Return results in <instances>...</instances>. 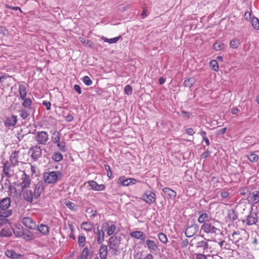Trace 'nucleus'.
I'll list each match as a JSON object with an SVG mask.
<instances>
[{"instance_id":"1","label":"nucleus","mask_w":259,"mask_h":259,"mask_svg":"<svg viewBox=\"0 0 259 259\" xmlns=\"http://www.w3.org/2000/svg\"><path fill=\"white\" fill-rule=\"evenodd\" d=\"M121 237L118 235H113L111 236L108 242L109 248V251L112 255H117L120 253V245L121 244Z\"/></svg>"},{"instance_id":"2","label":"nucleus","mask_w":259,"mask_h":259,"mask_svg":"<svg viewBox=\"0 0 259 259\" xmlns=\"http://www.w3.org/2000/svg\"><path fill=\"white\" fill-rule=\"evenodd\" d=\"M62 177V173L60 171H48L44 174L43 180L45 184H54L61 180Z\"/></svg>"},{"instance_id":"3","label":"nucleus","mask_w":259,"mask_h":259,"mask_svg":"<svg viewBox=\"0 0 259 259\" xmlns=\"http://www.w3.org/2000/svg\"><path fill=\"white\" fill-rule=\"evenodd\" d=\"M28 154L33 161H36L41 157L42 149L38 145L32 146L29 149Z\"/></svg>"},{"instance_id":"4","label":"nucleus","mask_w":259,"mask_h":259,"mask_svg":"<svg viewBox=\"0 0 259 259\" xmlns=\"http://www.w3.org/2000/svg\"><path fill=\"white\" fill-rule=\"evenodd\" d=\"M34 140L38 145H46L49 140V134L45 131L37 132L34 137Z\"/></svg>"},{"instance_id":"5","label":"nucleus","mask_w":259,"mask_h":259,"mask_svg":"<svg viewBox=\"0 0 259 259\" xmlns=\"http://www.w3.org/2000/svg\"><path fill=\"white\" fill-rule=\"evenodd\" d=\"M199 229V226L193 221L191 224H187L185 234L186 237L190 238L194 236Z\"/></svg>"},{"instance_id":"6","label":"nucleus","mask_w":259,"mask_h":259,"mask_svg":"<svg viewBox=\"0 0 259 259\" xmlns=\"http://www.w3.org/2000/svg\"><path fill=\"white\" fill-rule=\"evenodd\" d=\"M12 214V210H7L6 211H2L0 210V226L11 225V222L7 218L11 216Z\"/></svg>"},{"instance_id":"7","label":"nucleus","mask_w":259,"mask_h":259,"mask_svg":"<svg viewBox=\"0 0 259 259\" xmlns=\"http://www.w3.org/2000/svg\"><path fill=\"white\" fill-rule=\"evenodd\" d=\"M22 224L27 228L31 230H36V224L32 218L24 217L21 221Z\"/></svg>"},{"instance_id":"8","label":"nucleus","mask_w":259,"mask_h":259,"mask_svg":"<svg viewBox=\"0 0 259 259\" xmlns=\"http://www.w3.org/2000/svg\"><path fill=\"white\" fill-rule=\"evenodd\" d=\"M142 199L147 203L151 204L155 201L156 194L151 191H146L142 196Z\"/></svg>"},{"instance_id":"9","label":"nucleus","mask_w":259,"mask_h":259,"mask_svg":"<svg viewBox=\"0 0 259 259\" xmlns=\"http://www.w3.org/2000/svg\"><path fill=\"white\" fill-rule=\"evenodd\" d=\"M204 232L209 234H215L217 231H219V229H217L210 222H207L204 223L201 228Z\"/></svg>"},{"instance_id":"10","label":"nucleus","mask_w":259,"mask_h":259,"mask_svg":"<svg viewBox=\"0 0 259 259\" xmlns=\"http://www.w3.org/2000/svg\"><path fill=\"white\" fill-rule=\"evenodd\" d=\"M45 187V183L42 181H39L35 185L34 190L33 192V197L35 199H37L41 193L44 190Z\"/></svg>"},{"instance_id":"11","label":"nucleus","mask_w":259,"mask_h":259,"mask_svg":"<svg viewBox=\"0 0 259 259\" xmlns=\"http://www.w3.org/2000/svg\"><path fill=\"white\" fill-rule=\"evenodd\" d=\"M20 153L19 151H15L11 154L10 157V161L13 166L18 165L19 162H22L21 159L19 158Z\"/></svg>"},{"instance_id":"12","label":"nucleus","mask_w":259,"mask_h":259,"mask_svg":"<svg viewBox=\"0 0 259 259\" xmlns=\"http://www.w3.org/2000/svg\"><path fill=\"white\" fill-rule=\"evenodd\" d=\"M108 253V246L105 244H102L99 249L100 257L96 255L94 259H107Z\"/></svg>"},{"instance_id":"13","label":"nucleus","mask_w":259,"mask_h":259,"mask_svg":"<svg viewBox=\"0 0 259 259\" xmlns=\"http://www.w3.org/2000/svg\"><path fill=\"white\" fill-rule=\"evenodd\" d=\"M12 235V227L11 225L6 226L0 231V237H10Z\"/></svg>"},{"instance_id":"14","label":"nucleus","mask_w":259,"mask_h":259,"mask_svg":"<svg viewBox=\"0 0 259 259\" xmlns=\"http://www.w3.org/2000/svg\"><path fill=\"white\" fill-rule=\"evenodd\" d=\"M258 221L257 213L256 212H250L246 219V223L247 225H252L255 224Z\"/></svg>"},{"instance_id":"15","label":"nucleus","mask_w":259,"mask_h":259,"mask_svg":"<svg viewBox=\"0 0 259 259\" xmlns=\"http://www.w3.org/2000/svg\"><path fill=\"white\" fill-rule=\"evenodd\" d=\"M11 204V200L9 197H6L0 201V209L2 211H6Z\"/></svg>"},{"instance_id":"16","label":"nucleus","mask_w":259,"mask_h":259,"mask_svg":"<svg viewBox=\"0 0 259 259\" xmlns=\"http://www.w3.org/2000/svg\"><path fill=\"white\" fill-rule=\"evenodd\" d=\"M21 180L22 182L20 183V186L22 189L29 187L31 180L28 175H27L25 173H24L22 176Z\"/></svg>"},{"instance_id":"17","label":"nucleus","mask_w":259,"mask_h":259,"mask_svg":"<svg viewBox=\"0 0 259 259\" xmlns=\"http://www.w3.org/2000/svg\"><path fill=\"white\" fill-rule=\"evenodd\" d=\"M17 121V116L12 115L10 117H7L4 123L7 127L14 126Z\"/></svg>"},{"instance_id":"18","label":"nucleus","mask_w":259,"mask_h":259,"mask_svg":"<svg viewBox=\"0 0 259 259\" xmlns=\"http://www.w3.org/2000/svg\"><path fill=\"white\" fill-rule=\"evenodd\" d=\"M97 234V241L98 244H103L102 243L104 241L105 238V232L103 229H99V227H97V232H95Z\"/></svg>"},{"instance_id":"19","label":"nucleus","mask_w":259,"mask_h":259,"mask_svg":"<svg viewBox=\"0 0 259 259\" xmlns=\"http://www.w3.org/2000/svg\"><path fill=\"white\" fill-rule=\"evenodd\" d=\"M130 236L137 239H140L143 241H144L146 239L145 234L142 231H136L130 233Z\"/></svg>"},{"instance_id":"20","label":"nucleus","mask_w":259,"mask_h":259,"mask_svg":"<svg viewBox=\"0 0 259 259\" xmlns=\"http://www.w3.org/2000/svg\"><path fill=\"white\" fill-rule=\"evenodd\" d=\"M250 199L249 201L253 204H256L259 202V191H254L249 193Z\"/></svg>"},{"instance_id":"21","label":"nucleus","mask_w":259,"mask_h":259,"mask_svg":"<svg viewBox=\"0 0 259 259\" xmlns=\"http://www.w3.org/2000/svg\"><path fill=\"white\" fill-rule=\"evenodd\" d=\"M31 230L24 229V234L23 238L26 241H30L35 238L34 233L31 231Z\"/></svg>"},{"instance_id":"22","label":"nucleus","mask_w":259,"mask_h":259,"mask_svg":"<svg viewBox=\"0 0 259 259\" xmlns=\"http://www.w3.org/2000/svg\"><path fill=\"white\" fill-rule=\"evenodd\" d=\"M89 186L95 191H102L105 189V187L104 185H99L97 182L91 181L89 182Z\"/></svg>"},{"instance_id":"23","label":"nucleus","mask_w":259,"mask_h":259,"mask_svg":"<svg viewBox=\"0 0 259 259\" xmlns=\"http://www.w3.org/2000/svg\"><path fill=\"white\" fill-rule=\"evenodd\" d=\"M107 228L106 230L108 236H111L114 232L116 226L114 224H112L110 225L108 223H105L102 225V228Z\"/></svg>"},{"instance_id":"24","label":"nucleus","mask_w":259,"mask_h":259,"mask_svg":"<svg viewBox=\"0 0 259 259\" xmlns=\"http://www.w3.org/2000/svg\"><path fill=\"white\" fill-rule=\"evenodd\" d=\"M23 102L22 104V106L24 107V108L28 109L29 110H32L33 113L35 112V109L34 108L31 107L32 105V101L31 99L29 98L25 97L24 99H22Z\"/></svg>"},{"instance_id":"25","label":"nucleus","mask_w":259,"mask_h":259,"mask_svg":"<svg viewBox=\"0 0 259 259\" xmlns=\"http://www.w3.org/2000/svg\"><path fill=\"white\" fill-rule=\"evenodd\" d=\"M23 198L27 202L31 203L33 201V192L30 190H26L23 193Z\"/></svg>"},{"instance_id":"26","label":"nucleus","mask_w":259,"mask_h":259,"mask_svg":"<svg viewBox=\"0 0 259 259\" xmlns=\"http://www.w3.org/2000/svg\"><path fill=\"white\" fill-rule=\"evenodd\" d=\"M5 255L11 259L19 258L22 255L17 253L14 250L12 249H8L5 251Z\"/></svg>"},{"instance_id":"27","label":"nucleus","mask_w":259,"mask_h":259,"mask_svg":"<svg viewBox=\"0 0 259 259\" xmlns=\"http://www.w3.org/2000/svg\"><path fill=\"white\" fill-rule=\"evenodd\" d=\"M162 191L165 195L171 199H174L176 197V192L168 188H164Z\"/></svg>"},{"instance_id":"28","label":"nucleus","mask_w":259,"mask_h":259,"mask_svg":"<svg viewBox=\"0 0 259 259\" xmlns=\"http://www.w3.org/2000/svg\"><path fill=\"white\" fill-rule=\"evenodd\" d=\"M31 111L32 110H29L28 109L23 108L20 109L18 112L21 118L23 120H25L30 115Z\"/></svg>"},{"instance_id":"29","label":"nucleus","mask_w":259,"mask_h":259,"mask_svg":"<svg viewBox=\"0 0 259 259\" xmlns=\"http://www.w3.org/2000/svg\"><path fill=\"white\" fill-rule=\"evenodd\" d=\"M12 231L14 234L17 237H23L24 234V228L20 225L16 226L15 229L12 228Z\"/></svg>"},{"instance_id":"30","label":"nucleus","mask_w":259,"mask_h":259,"mask_svg":"<svg viewBox=\"0 0 259 259\" xmlns=\"http://www.w3.org/2000/svg\"><path fill=\"white\" fill-rule=\"evenodd\" d=\"M18 91L21 99H24L27 95L26 88L24 84H20L19 85Z\"/></svg>"},{"instance_id":"31","label":"nucleus","mask_w":259,"mask_h":259,"mask_svg":"<svg viewBox=\"0 0 259 259\" xmlns=\"http://www.w3.org/2000/svg\"><path fill=\"white\" fill-rule=\"evenodd\" d=\"M199 213L200 214L199 217L198 218V222L199 223H206L207 222H209L208 221V215L207 213H206L205 212L202 211V213L201 212H199Z\"/></svg>"},{"instance_id":"32","label":"nucleus","mask_w":259,"mask_h":259,"mask_svg":"<svg viewBox=\"0 0 259 259\" xmlns=\"http://www.w3.org/2000/svg\"><path fill=\"white\" fill-rule=\"evenodd\" d=\"M196 82V79L195 77H189L185 80L183 82V85L185 87L191 88Z\"/></svg>"},{"instance_id":"33","label":"nucleus","mask_w":259,"mask_h":259,"mask_svg":"<svg viewBox=\"0 0 259 259\" xmlns=\"http://www.w3.org/2000/svg\"><path fill=\"white\" fill-rule=\"evenodd\" d=\"M36 230L44 235H47L49 232V228L48 226L42 224L37 227L36 226Z\"/></svg>"},{"instance_id":"34","label":"nucleus","mask_w":259,"mask_h":259,"mask_svg":"<svg viewBox=\"0 0 259 259\" xmlns=\"http://www.w3.org/2000/svg\"><path fill=\"white\" fill-rule=\"evenodd\" d=\"M226 45L221 40H217L213 45V49L216 51L225 49Z\"/></svg>"},{"instance_id":"35","label":"nucleus","mask_w":259,"mask_h":259,"mask_svg":"<svg viewBox=\"0 0 259 259\" xmlns=\"http://www.w3.org/2000/svg\"><path fill=\"white\" fill-rule=\"evenodd\" d=\"M130 178H126L124 176H121L118 179L117 183L121 184L123 186H130Z\"/></svg>"},{"instance_id":"36","label":"nucleus","mask_w":259,"mask_h":259,"mask_svg":"<svg viewBox=\"0 0 259 259\" xmlns=\"http://www.w3.org/2000/svg\"><path fill=\"white\" fill-rule=\"evenodd\" d=\"M146 242L149 249L153 251H156L157 250V246L154 241L148 239L146 240Z\"/></svg>"},{"instance_id":"37","label":"nucleus","mask_w":259,"mask_h":259,"mask_svg":"<svg viewBox=\"0 0 259 259\" xmlns=\"http://www.w3.org/2000/svg\"><path fill=\"white\" fill-rule=\"evenodd\" d=\"M247 157L251 162H256L258 160V155L253 152H250L247 155Z\"/></svg>"},{"instance_id":"38","label":"nucleus","mask_w":259,"mask_h":259,"mask_svg":"<svg viewBox=\"0 0 259 259\" xmlns=\"http://www.w3.org/2000/svg\"><path fill=\"white\" fill-rule=\"evenodd\" d=\"M228 217L229 218L230 220L232 222H234L238 218V215L236 212H235V210L233 209H231L229 211L228 213Z\"/></svg>"},{"instance_id":"39","label":"nucleus","mask_w":259,"mask_h":259,"mask_svg":"<svg viewBox=\"0 0 259 259\" xmlns=\"http://www.w3.org/2000/svg\"><path fill=\"white\" fill-rule=\"evenodd\" d=\"M81 229L87 231H91L92 230V225L89 222H83L80 225Z\"/></svg>"},{"instance_id":"40","label":"nucleus","mask_w":259,"mask_h":259,"mask_svg":"<svg viewBox=\"0 0 259 259\" xmlns=\"http://www.w3.org/2000/svg\"><path fill=\"white\" fill-rule=\"evenodd\" d=\"M63 157L62 154L59 152H55L52 155V159L56 162L61 161Z\"/></svg>"},{"instance_id":"41","label":"nucleus","mask_w":259,"mask_h":259,"mask_svg":"<svg viewBox=\"0 0 259 259\" xmlns=\"http://www.w3.org/2000/svg\"><path fill=\"white\" fill-rule=\"evenodd\" d=\"M240 44V41L237 38L232 39L230 42V47L232 49H237Z\"/></svg>"},{"instance_id":"42","label":"nucleus","mask_w":259,"mask_h":259,"mask_svg":"<svg viewBox=\"0 0 259 259\" xmlns=\"http://www.w3.org/2000/svg\"><path fill=\"white\" fill-rule=\"evenodd\" d=\"M90 255L89 249L88 247H85L83 248L80 257V259H88L89 255Z\"/></svg>"},{"instance_id":"43","label":"nucleus","mask_w":259,"mask_h":259,"mask_svg":"<svg viewBox=\"0 0 259 259\" xmlns=\"http://www.w3.org/2000/svg\"><path fill=\"white\" fill-rule=\"evenodd\" d=\"M66 206L74 211H76L78 209V206L77 205L75 204L73 202L68 201L66 203Z\"/></svg>"},{"instance_id":"44","label":"nucleus","mask_w":259,"mask_h":259,"mask_svg":"<svg viewBox=\"0 0 259 259\" xmlns=\"http://www.w3.org/2000/svg\"><path fill=\"white\" fill-rule=\"evenodd\" d=\"M209 66L211 68L215 71H218L219 69L218 63L215 60H212L210 61Z\"/></svg>"},{"instance_id":"45","label":"nucleus","mask_w":259,"mask_h":259,"mask_svg":"<svg viewBox=\"0 0 259 259\" xmlns=\"http://www.w3.org/2000/svg\"><path fill=\"white\" fill-rule=\"evenodd\" d=\"M197 247L203 248V250H206L208 248V244L205 241L202 240L197 243Z\"/></svg>"},{"instance_id":"46","label":"nucleus","mask_w":259,"mask_h":259,"mask_svg":"<svg viewBox=\"0 0 259 259\" xmlns=\"http://www.w3.org/2000/svg\"><path fill=\"white\" fill-rule=\"evenodd\" d=\"M86 238L82 234H80L78 237V243L80 247H83L85 245Z\"/></svg>"},{"instance_id":"47","label":"nucleus","mask_w":259,"mask_h":259,"mask_svg":"<svg viewBox=\"0 0 259 259\" xmlns=\"http://www.w3.org/2000/svg\"><path fill=\"white\" fill-rule=\"evenodd\" d=\"M9 164V162L8 161H6L3 166V172L6 176L10 177V175L9 173L10 166Z\"/></svg>"},{"instance_id":"48","label":"nucleus","mask_w":259,"mask_h":259,"mask_svg":"<svg viewBox=\"0 0 259 259\" xmlns=\"http://www.w3.org/2000/svg\"><path fill=\"white\" fill-rule=\"evenodd\" d=\"M121 37L120 36H119L118 37H115L112 38L108 39L106 37H103V40L104 42H107L109 44H114L117 42V41L119 39V38Z\"/></svg>"},{"instance_id":"49","label":"nucleus","mask_w":259,"mask_h":259,"mask_svg":"<svg viewBox=\"0 0 259 259\" xmlns=\"http://www.w3.org/2000/svg\"><path fill=\"white\" fill-rule=\"evenodd\" d=\"M158 239L163 243L166 244L167 242V238L165 234L163 233H159L158 234Z\"/></svg>"},{"instance_id":"50","label":"nucleus","mask_w":259,"mask_h":259,"mask_svg":"<svg viewBox=\"0 0 259 259\" xmlns=\"http://www.w3.org/2000/svg\"><path fill=\"white\" fill-rule=\"evenodd\" d=\"M252 25L254 29L259 30V20L256 17H253L251 20Z\"/></svg>"},{"instance_id":"51","label":"nucleus","mask_w":259,"mask_h":259,"mask_svg":"<svg viewBox=\"0 0 259 259\" xmlns=\"http://www.w3.org/2000/svg\"><path fill=\"white\" fill-rule=\"evenodd\" d=\"M57 145L60 150H61L62 152L66 151L67 148L66 146V143L64 141L58 143Z\"/></svg>"},{"instance_id":"52","label":"nucleus","mask_w":259,"mask_h":259,"mask_svg":"<svg viewBox=\"0 0 259 259\" xmlns=\"http://www.w3.org/2000/svg\"><path fill=\"white\" fill-rule=\"evenodd\" d=\"M83 82L86 85H90L92 84L93 81L88 76H85L82 78Z\"/></svg>"},{"instance_id":"53","label":"nucleus","mask_w":259,"mask_h":259,"mask_svg":"<svg viewBox=\"0 0 259 259\" xmlns=\"http://www.w3.org/2000/svg\"><path fill=\"white\" fill-rule=\"evenodd\" d=\"M124 91L127 95H131L132 94L133 90L132 87L130 84L125 85L124 87Z\"/></svg>"},{"instance_id":"54","label":"nucleus","mask_w":259,"mask_h":259,"mask_svg":"<svg viewBox=\"0 0 259 259\" xmlns=\"http://www.w3.org/2000/svg\"><path fill=\"white\" fill-rule=\"evenodd\" d=\"M255 249H259V236L254 237L252 242Z\"/></svg>"},{"instance_id":"55","label":"nucleus","mask_w":259,"mask_h":259,"mask_svg":"<svg viewBox=\"0 0 259 259\" xmlns=\"http://www.w3.org/2000/svg\"><path fill=\"white\" fill-rule=\"evenodd\" d=\"M54 137H52V141L54 143H56L57 144L60 142V137L59 133L56 134H54Z\"/></svg>"},{"instance_id":"56","label":"nucleus","mask_w":259,"mask_h":259,"mask_svg":"<svg viewBox=\"0 0 259 259\" xmlns=\"http://www.w3.org/2000/svg\"><path fill=\"white\" fill-rule=\"evenodd\" d=\"M185 133L189 135L192 136L194 134L195 132L192 128H187L185 130Z\"/></svg>"},{"instance_id":"57","label":"nucleus","mask_w":259,"mask_h":259,"mask_svg":"<svg viewBox=\"0 0 259 259\" xmlns=\"http://www.w3.org/2000/svg\"><path fill=\"white\" fill-rule=\"evenodd\" d=\"M5 7L6 8L10 9L14 11L19 10L22 12L21 9L18 7H11L8 4L6 5Z\"/></svg>"},{"instance_id":"58","label":"nucleus","mask_w":259,"mask_h":259,"mask_svg":"<svg viewBox=\"0 0 259 259\" xmlns=\"http://www.w3.org/2000/svg\"><path fill=\"white\" fill-rule=\"evenodd\" d=\"M181 113L184 117H187V118H189L191 115V113L190 112L186 111L185 110H182Z\"/></svg>"},{"instance_id":"59","label":"nucleus","mask_w":259,"mask_h":259,"mask_svg":"<svg viewBox=\"0 0 259 259\" xmlns=\"http://www.w3.org/2000/svg\"><path fill=\"white\" fill-rule=\"evenodd\" d=\"M42 104L43 105L46 107V109L47 110H49L51 109V104L50 102L44 101L42 102Z\"/></svg>"},{"instance_id":"60","label":"nucleus","mask_w":259,"mask_h":259,"mask_svg":"<svg viewBox=\"0 0 259 259\" xmlns=\"http://www.w3.org/2000/svg\"><path fill=\"white\" fill-rule=\"evenodd\" d=\"M188 244H189V241H188V240L187 239H184L181 243V247H183V248L187 247Z\"/></svg>"},{"instance_id":"61","label":"nucleus","mask_w":259,"mask_h":259,"mask_svg":"<svg viewBox=\"0 0 259 259\" xmlns=\"http://www.w3.org/2000/svg\"><path fill=\"white\" fill-rule=\"evenodd\" d=\"M73 89L75 91H76L78 94H81V90L80 86L78 84H75L73 87Z\"/></svg>"},{"instance_id":"62","label":"nucleus","mask_w":259,"mask_h":259,"mask_svg":"<svg viewBox=\"0 0 259 259\" xmlns=\"http://www.w3.org/2000/svg\"><path fill=\"white\" fill-rule=\"evenodd\" d=\"M65 118L66 121H67L68 122H70L73 120L74 117L72 115L68 114V115L65 116Z\"/></svg>"},{"instance_id":"63","label":"nucleus","mask_w":259,"mask_h":259,"mask_svg":"<svg viewBox=\"0 0 259 259\" xmlns=\"http://www.w3.org/2000/svg\"><path fill=\"white\" fill-rule=\"evenodd\" d=\"M196 259H207V257L205 255L199 253L196 255Z\"/></svg>"},{"instance_id":"64","label":"nucleus","mask_w":259,"mask_h":259,"mask_svg":"<svg viewBox=\"0 0 259 259\" xmlns=\"http://www.w3.org/2000/svg\"><path fill=\"white\" fill-rule=\"evenodd\" d=\"M221 195L222 197H223V198H227L229 197V193L227 191H223L221 193Z\"/></svg>"}]
</instances>
